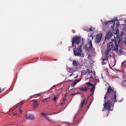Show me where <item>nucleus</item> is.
I'll return each instance as SVG.
<instances>
[{"label":"nucleus","instance_id":"11","mask_svg":"<svg viewBox=\"0 0 126 126\" xmlns=\"http://www.w3.org/2000/svg\"><path fill=\"white\" fill-rule=\"evenodd\" d=\"M36 100H33V104L32 107L33 108L35 109L37 108L38 106L39 105L38 102Z\"/></svg>","mask_w":126,"mask_h":126},{"label":"nucleus","instance_id":"10","mask_svg":"<svg viewBox=\"0 0 126 126\" xmlns=\"http://www.w3.org/2000/svg\"><path fill=\"white\" fill-rule=\"evenodd\" d=\"M112 34L113 33L112 32H109L107 34L105 39H110L112 37Z\"/></svg>","mask_w":126,"mask_h":126},{"label":"nucleus","instance_id":"17","mask_svg":"<svg viewBox=\"0 0 126 126\" xmlns=\"http://www.w3.org/2000/svg\"><path fill=\"white\" fill-rule=\"evenodd\" d=\"M122 85L123 87L126 88V80L123 81L122 83Z\"/></svg>","mask_w":126,"mask_h":126},{"label":"nucleus","instance_id":"16","mask_svg":"<svg viewBox=\"0 0 126 126\" xmlns=\"http://www.w3.org/2000/svg\"><path fill=\"white\" fill-rule=\"evenodd\" d=\"M78 63L75 60H73L72 63V65L74 66H77L78 65Z\"/></svg>","mask_w":126,"mask_h":126},{"label":"nucleus","instance_id":"29","mask_svg":"<svg viewBox=\"0 0 126 126\" xmlns=\"http://www.w3.org/2000/svg\"><path fill=\"white\" fill-rule=\"evenodd\" d=\"M76 94H77L74 93H73L72 94H71V95L72 96H74V95H75Z\"/></svg>","mask_w":126,"mask_h":126},{"label":"nucleus","instance_id":"6","mask_svg":"<svg viewBox=\"0 0 126 126\" xmlns=\"http://www.w3.org/2000/svg\"><path fill=\"white\" fill-rule=\"evenodd\" d=\"M102 37V33L98 34L96 36L95 40V43H98L101 41Z\"/></svg>","mask_w":126,"mask_h":126},{"label":"nucleus","instance_id":"8","mask_svg":"<svg viewBox=\"0 0 126 126\" xmlns=\"http://www.w3.org/2000/svg\"><path fill=\"white\" fill-rule=\"evenodd\" d=\"M108 59L109 58L102 56L101 59V60H102V64L103 65L105 64L108 62Z\"/></svg>","mask_w":126,"mask_h":126},{"label":"nucleus","instance_id":"22","mask_svg":"<svg viewBox=\"0 0 126 126\" xmlns=\"http://www.w3.org/2000/svg\"><path fill=\"white\" fill-rule=\"evenodd\" d=\"M121 64L122 65H124V66H126V61H125L122 62Z\"/></svg>","mask_w":126,"mask_h":126},{"label":"nucleus","instance_id":"37","mask_svg":"<svg viewBox=\"0 0 126 126\" xmlns=\"http://www.w3.org/2000/svg\"><path fill=\"white\" fill-rule=\"evenodd\" d=\"M94 92H93L90 95V96Z\"/></svg>","mask_w":126,"mask_h":126},{"label":"nucleus","instance_id":"21","mask_svg":"<svg viewBox=\"0 0 126 126\" xmlns=\"http://www.w3.org/2000/svg\"><path fill=\"white\" fill-rule=\"evenodd\" d=\"M95 89V86H94L91 89L90 92H94V90Z\"/></svg>","mask_w":126,"mask_h":126},{"label":"nucleus","instance_id":"39","mask_svg":"<svg viewBox=\"0 0 126 126\" xmlns=\"http://www.w3.org/2000/svg\"><path fill=\"white\" fill-rule=\"evenodd\" d=\"M84 97V95H82V96H81V97L82 98Z\"/></svg>","mask_w":126,"mask_h":126},{"label":"nucleus","instance_id":"36","mask_svg":"<svg viewBox=\"0 0 126 126\" xmlns=\"http://www.w3.org/2000/svg\"><path fill=\"white\" fill-rule=\"evenodd\" d=\"M1 89H0V93H1V92H2V91L0 90Z\"/></svg>","mask_w":126,"mask_h":126},{"label":"nucleus","instance_id":"7","mask_svg":"<svg viewBox=\"0 0 126 126\" xmlns=\"http://www.w3.org/2000/svg\"><path fill=\"white\" fill-rule=\"evenodd\" d=\"M25 118L28 120H33L34 119V115L30 113H26Z\"/></svg>","mask_w":126,"mask_h":126},{"label":"nucleus","instance_id":"30","mask_svg":"<svg viewBox=\"0 0 126 126\" xmlns=\"http://www.w3.org/2000/svg\"><path fill=\"white\" fill-rule=\"evenodd\" d=\"M89 31H91V32H92V31H93V29H92L91 28H90V29H89Z\"/></svg>","mask_w":126,"mask_h":126},{"label":"nucleus","instance_id":"43","mask_svg":"<svg viewBox=\"0 0 126 126\" xmlns=\"http://www.w3.org/2000/svg\"><path fill=\"white\" fill-rule=\"evenodd\" d=\"M62 103H61V105H62Z\"/></svg>","mask_w":126,"mask_h":126},{"label":"nucleus","instance_id":"18","mask_svg":"<svg viewBox=\"0 0 126 126\" xmlns=\"http://www.w3.org/2000/svg\"><path fill=\"white\" fill-rule=\"evenodd\" d=\"M68 71L69 73H73L75 71V70L73 68H69Z\"/></svg>","mask_w":126,"mask_h":126},{"label":"nucleus","instance_id":"41","mask_svg":"<svg viewBox=\"0 0 126 126\" xmlns=\"http://www.w3.org/2000/svg\"><path fill=\"white\" fill-rule=\"evenodd\" d=\"M40 94H37V95H39Z\"/></svg>","mask_w":126,"mask_h":126},{"label":"nucleus","instance_id":"28","mask_svg":"<svg viewBox=\"0 0 126 126\" xmlns=\"http://www.w3.org/2000/svg\"><path fill=\"white\" fill-rule=\"evenodd\" d=\"M41 115H42L44 116L45 117L46 115L44 113H41Z\"/></svg>","mask_w":126,"mask_h":126},{"label":"nucleus","instance_id":"34","mask_svg":"<svg viewBox=\"0 0 126 126\" xmlns=\"http://www.w3.org/2000/svg\"><path fill=\"white\" fill-rule=\"evenodd\" d=\"M123 32H121V35H123Z\"/></svg>","mask_w":126,"mask_h":126},{"label":"nucleus","instance_id":"20","mask_svg":"<svg viewBox=\"0 0 126 126\" xmlns=\"http://www.w3.org/2000/svg\"><path fill=\"white\" fill-rule=\"evenodd\" d=\"M45 117L46 119L48 120L49 121H51V119L49 117L47 116V115L45 116Z\"/></svg>","mask_w":126,"mask_h":126},{"label":"nucleus","instance_id":"12","mask_svg":"<svg viewBox=\"0 0 126 126\" xmlns=\"http://www.w3.org/2000/svg\"><path fill=\"white\" fill-rule=\"evenodd\" d=\"M81 79L82 77H80L78 80L77 79H76L75 80V81H76V82L75 81H74V82L71 85V86L72 87H74L76 84Z\"/></svg>","mask_w":126,"mask_h":126},{"label":"nucleus","instance_id":"47","mask_svg":"<svg viewBox=\"0 0 126 126\" xmlns=\"http://www.w3.org/2000/svg\"><path fill=\"white\" fill-rule=\"evenodd\" d=\"M89 55H88V57Z\"/></svg>","mask_w":126,"mask_h":126},{"label":"nucleus","instance_id":"40","mask_svg":"<svg viewBox=\"0 0 126 126\" xmlns=\"http://www.w3.org/2000/svg\"><path fill=\"white\" fill-rule=\"evenodd\" d=\"M89 79V78H87L86 79V80H88V79Z\"/></svg>","mask_w":126,"mask_h":126},{"label":"nucleus","instance_id":"44","mask_svg":"<svg viewBox=\"0 0 126 126\" xmlns=\"http://www.w3.org/2000/svg\"><path fill=\"white\" fill-rule=\"evenodd\" d=\"M51 114H48V115H51Z\"/></svg>","mask_w":126,"mask_h":126},{"label":"nucleus","instance_id":"15","mask_svg":"<svg viewBox=\"0 0 126 126\" xmlns=\"http://www.w3.org/2000/svg\"><path fill=\"white\" fill-rule=\"evenodd\" d=\"M85 102V100H84L82 101L81 102L80 104V108H82L83 107Z\"/></svg>","mask_w":126,"mask_h":126},{"label":"nucleus","instance_id":"35","mask_svg":"<svg viewBox=\"0 0 126 126\" xmlns=\"http://www.w3.org/2000/svg\"><path fill=\"white\" fill-rule=\"evenodd\" d=\"M117 26H118V25L117 24L116 25V27H117Z\"/></svg>","mask_w":126,"mask_h":126},{"label":"nucleus","instance_id":"4","mask_svg":"<svg viewBox=\"0 0 126 126\" xmlns=\"http://www.w3.org/2000/svg\"><path fill=\"white\" fill-rule=\"evenodd\" d=\"M81 40L80 37H75L73 38L72 39V47H73L75 43L77 44H78L79 43Z\"/></svg>","mask_w":126,"mask_h":126},{"label":"nucleus","instance_id":"48","mask_svg":"<svg viewBox=\"0 0 126 126\" xmlns=\"http://www.w3.org/2000/svg\"><path fill=\"white\" fill-rule=\"evenodd\" d=\"M54 87H55V85H54Z\"/></svg>","mask_w":126,"mask_h":126},{"label":"nucleus","instance_id":"42","mask_svg":"<svg viewBox=\"0 0 126 126\" xmlns=\"http://www.w3.org/2000/svg\"><path fill=\"white\" fill-rule=\"evenodd\" d=\"M77 77H78V76H76L75 77V78H77Z\"/></svg>","mask_w":126,"mask_h":126},{"label":"nucleus","instance_id":"19","mask_svg":"<svg viewBox=\"0 0 126 126\" xmlns=\"http://www.w3.org/2000/svg\"><path fill=\"white\" fill-rule=\"evenodd\" d=\"M86 84L88 85L89 86H93L95 85V84H93L92 83H90V82H88L86 83Z\"/></svg>","mask_w":126,"mask_h":126},{"label":"nucleus","instance_id":"14","mask_svg":"<svg viewBox=\"0 0 126 126\" xmlns=\"http://www.w3.org/2000/svg\"><path fill=\"white\" fill-rule=\"evenodd\" d=\"M109 64L110 66H111V67H112L114 66L115 63H114L113 60H111L110 63H109Z\"/></svg>","mask_w":126,"mask_h":126},{"label":"nucleus","instance_id":"1","mask_svg":"<svg viewBox=\"0 0 126 126\" xmlns=\"http://www.w3.org/2000/svg\"><path fill=\"white\" fill-rule=\"evenodd\" d=\"M116 94V91H114L111 86H109L104 97L105 102L103 104L105 110L107 109L109 111L111 110L110 108L113 106L114 103L117 102Z\"/></svg>","mask_w":126,"mask_h":126},{"label":"nucleus","instance_id":"31","mask_svg":"<svg viewBox=\"0 0 126 126\" xmlns=\"http://www.w3.org/2000/svg\"><path fill=\"white\" fill-rule=\"evenodd\" d=\"M19 112L20 114H21L22 113V110H19Z\"/></svg>","mask_w":126,"mask_h":126},{"label":"nucleus","instance_id":"9","mask_svg":"<svg viewBox=\"0 0 126 126\" xmlns=\"http://www.w3.org/2000/svg\"><path fill=\"white\" fill-rule=\"evenodd\" d=\"M89 46L88 47H87L86 46L84 47V48L86 50L88 51L90 50L92 47V44L91 40H90L89 43Z\"/></svg>","mask_w":126,"mask_h":126},{"label":"nucleus","instance_id":"25","mask_svg":"<svg viewBox=\"0 0 126 126\" xmlns=\"http://www.w3.org/2000/svg\"><path fill=\"white\" fill-rule=\"evenodd\" d=\"M85 39L83 38H82L81 41L82 42V43L81 44V45H81V46L83 45V42H84Z\"/></svg>","mask_w":126,"mask_h":126},{"label":"nucleus","instance_id":"45","mask_svg":"<svg viewBox=\"0 0 126 126\" xmlns=\"http://www.w3.org/2000/svg\"><path fill=\"white\" fill-rule=\"evenodd\" d=\"M125 21H126V20H125Z\"/></svg>","mask_w":126,"mask_h":126},{"label":"nucleus","instance_id":"27","mask_svg":"<svg viewBox=\"0 0 126 126\" xmlns=\"http://www.w3.org/2000/svg\"><path fill=\"white\" fill-rule=\"evenodd\" d=\"M48 98H47L44 99H43V102H45L46 101V100H47V99H48Z\"/></svg>","mask_w":126,"mask_h":126},{"label":"nucleus","instance_id":"23","mask_svg":"<svg viewBox=\"0 0 126 126\" xmlns=\"http://www.w3.org/2000/svg\"><path fill=\"white\" fill-rule=\"evenodd\" d=\"M119 31L118 29H116L115 30V34H118L119 33Z\"/></svg>","mask_w":126,"mask_h":126},{"label":"nucleus","instance_id":"46","mask_svg":"<svg viewBox=\"0 0 126 126\" xmlns=\"http://www.w3.org/2000/svg\"><path fill=\"white\" fill-rule=\"evenodd\" d=\"M55 60H57V59H55Z\"/></svg>","mask_w":126,"mask_h":126},{"label":"nucleus","instance_id":"32","mask_svg":"<svg viewBox=\"0 0 126 126\" xmlns=\"http://www.w3.org/2000/svg\"><path fill=\"white\" fill-rule=\"evenodd\" d=\"M74 75V74H70L69 75V76H72L73 75Z\"/></svg>","mask_w":126,"mask_h":126},{"label":"nucleus","instance_id":"3","mask_svg":"<svg viewBox=\"0 0 126 126\" xmlns=\"http://www.w3.org/2000/svg\"><path fill=\"white\" fill-rule=\"evenodd\" d=\"M82 51L81 45H80L77 48L75 47V48L73 50L74 54L75 56H80L81 57H84V55L81 53Z\"/></svg>","mask_w":126,"mask_h":126},{"label":"nucleus","instance_id":"24","mask_svg":"<svg viewBox=\"0 0 126 126\" xmlns=\"http://www.w3.org/2000/svg\"><path fill=\"white\" fill-rule=\"evenodd\" d=\"M57 99V97L55 95H54V98L53 99V100L54 101H56Z\"/></svg>","mask_w":126,"mask_h":126},{"label":"nucleus","instance_id":"13","mask_svg":"<svg viewBox=\"0 0 126 126\" xmlns=\"http://www.w3.org/2000/svg\"><path fill=\"white\" fill-rule=\"evenodd\" d=\"M79 89L81 91L86 92L87 91V90L89 89V88L87 87H85L84 88L80 87L79 88Z\"/></svg>","mask_w":126,"mask_h":126},{"label":"nucleus","instance_id":"5","mask_svg":"<svg viewBox=\"0 0 126 126\" xmlns=\"http://www.w3.org/2000/svg\"><path fill=\"white\" fill-rule=\"evenodd\" d=\"M115 22L114 20L109 21L105 22L104 24L105 25H108L109 26H110L112 29H114Z\"/></svg>","mask_w":126,"mask_h":126},{"label":"nucleus","instance_id":"38","mask_svg":"<svg viewBox=\"0 0 126 126\" xmlns=\"http://www.w3.org/2000/svg\"><path fill=\"white\" fill-rule=\"evenodd\" d=\"M90 37H92V39H93V36H90Z\"/></svg>","mask_w":126,"mask_h":126},{"label":"nucleus","instance_id":"26","mask_svg":"<svg viewBox=\"0 0 126 126\" xmlns=\"http://www.w3.org/2000/svg\"><path fill=\"white\" fill-rule=\"evenodd\" d=\"M123 30L125 31H126V24H125V26Z\"/></svg>","mask_w":126,"mask_h":126},{"label":"nucleus","instance_id":"2","mask_svg":"<svg viewBox=\"0 0 126 126\" xmlns=\"http://www.w3.org/2000/svg\"><path fill=\"white\" fill-rule=\"evenodd\" d=\"M121 41L120 39L119 38L111 39V41L107 44V48L105 53V56L104 57L109 58V51L111 49L115 51L118 55L122 54V52L121 47L120 46Z\"/></svg>","mask_w":126,"mask_h":126},{"label":"nucleus","instance_id":"33","mask_svg":"<svg viewBox=\"0 0 126 126\" xmlns=\"http://www.w3.org/2000/svg\"><path fill=\"white\" fill-rule=\"evenodd\" d=\"M23 104V103L22 102H21L20 103H19V105H21Z\"/></svg>","mask_w":126,"mask_h":126}]
</instances>
